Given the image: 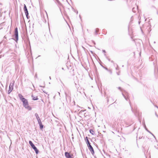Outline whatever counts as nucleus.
Masks as SVG:
<instances>
[{
	"label": "nucleus",
	"mask_w": 158,
	"mask_h": 158,
	"mask_svg": "<svg viewBox=\"0 0 158 158\" xmlns=\"http://www.w3.org/2000/svg\"><path fill=\"white\" fill-rule=\"evenodd\" d=\"M131 110L132 112H133V109L132 108H131Z\"/></svg>",
	"instance_id": "f704fd0d"
},
{
	"label": "nucleus",
	"mask_w": 158,
	"mask_h": 158,
	"mask_svg": "<svg viewBox=\"0 0 158 158\" xmlns=\"http://www.w3.org/2000/svg\"><path fill=\"white\" fill-rule=\"evenodd\" d=\"M40 126V129H43L44 127V125L42 124V123L39 124Z\"/></svg>",
	"instance_id": "2eb2a0df"
},
{
	"label": "nucleus",
	"mask_w": 158,
	"mask_h": 158,
	"mask_svg": "<svg viewBox=\"0 0 158 158\" xmlns=\"http://www.w3.org/2000/svg\"><path fill=\"white\" fill-rule=\"evenodd\" d=\"M138 8V6L137 7V8H135L134 7L132 9V11L134 12H136V10H137Z\"/></svg>",
	"instance_id": "f3484780"
},
{
	"label": "nucleus",
	"mask_w": 158,
	"mask_h": 158,
	"mask_svg": "<svg viewBox=\"0 0 158 158\" xmlns=\"http://www.w3.org/2000/svg\"><path fill=\"white\" fill-rule=\"evenodd\" d=\"M14 36L15 38V40L17 42L18 40V33L17 27H16L15 29Z\"/></svg>",
	"instance_id": "f03ea898"
},
{
	"label": "nucleus",
	"mask_w": 158,
	"mask_h": 158,
	"mask_svg": "<svg viewBox=\"0 0 158 158\" xmlns=\"http://www.w3.org/2000/svg\"><path fill=\"white\" fill-rule=\"evenodd\" d=\"M158 72V70H154V73L155 76V77L157 78L158 77V75H157V73Z\"/></svg>",
	"instance_id": "4468645a"
},
{
	"label": "nucleus",
	"mask_w": 158,
	"mask_h": 158,
	"mask_svg": "<svg viewBox=\"0 0 158 158\" xmlns=\"http://www.w3.org/2000/svg\"><path fill=\"white\" fill-rule=\"evenodd\" d=\"M42 90L44 93L46 94H47V93L43 89H42Z\"/></svg>",
	"instance_id": "c85d7f7f"
},
{
	"label": "nucleus",
	"mask_w": 158,
	"mask_h": 158,
	"mask_svg": "<svg viewBox=\"0 0 158 158\" xmlns=\"http://www.w3.org/2000/svg\"><path fill=\"white\" fill-rule=\"evenodd\" d=\"M89 132L92 134H94V131L92 129H90L89 130Z\"/></svg>",
	"instance_id": "6ab92c4d"
},
{
	"label": "nucleus",
	"mask_w": 158,
	"mask_h": 158,
	"mask_svg": "<svg viewBox=\"0 0 158 158\" xmlns=\"http://www.w3.org/2000/svg\"><path fill=\"white\" fill-rule=\"evenodd\" d=\"M129 104H130V105L131 106V104H130L131 102H130V100H129Z\"/></svg>",
	"instance_id": "473e14b6"
},
{
	"label": "nucleus",
	"mask_w": 158,
	"mask_h": 158,
	"mask_svg": "<svg viewBox=\"0 0 158 158\" xmlns=\"http://www.w3.org/2000/svg\"><path fill=\"white\" fill-rule=\"evenodd\" d=\"M23 100L22 101L23 103V105L24 107H25L26 106H27L28 105V103L27 100L26 99Z\"/></svg>",
	"instance_id": "39448f33"
},
{
	"label": "nucleus",
	"mask_w": 158,
	"mask_h": 158,
	"mask_svg": "<svg viewBox=\"0 0 158 158\" xmlns=\"http://www.w3.org/2000/svg\"><path fill=\"white\" fill-rule=\"evenodd\" d=\"M35 116L36 117V118L37 119H39V118H40L39 117L38 114H37V113H36L35 114Z\"/></svg>",
	"instance_id": "dca6fc26"
},
{
	"label": "nucleus",
	"mask_w": 158,
	"mask_h": 158,
	"mask_svg": "<svg viewBox=\"0 0 158 158\" xmlns=\"http://www.w3.org/2000/svg\"><path fill=\"white\" fill-rule=\"evenodd\" d=\"M87 147L89 148V149L90 151L91 154L92 155H94V149L91 145L90 143H89L87 144Z\"/></svg>",
	"instance_id": "7ed1b4c3"
},
{
	"label": "nucleus",
	"mask_w": 158,
	"mask_h": 158,
	"mask_svg": "<svg viewBox=\"0 0 158 158\" xmlns=\"http://www.w3.org/2000/svg\"><path fill=\"white\" fill-rule=\"evenodd\" d=\"M42 90L44 93L46 94H47V93L43 89H42Z\"/></svg>",
	"instance_id": "bb28decb"
},
{
	"label": "nucleus",
	"mask_w": 158,
	"mask_h": 158,
	"mask_svg": "<svg viewBox=\"0 0 158 158\" xmlns=\"http://www.w3.org/2000/svg\"><path fill=\"white\" fill-rule=\"evenodd\" d=\"M24 12L25 13V15L26 16V17L27 18H28V12L27 8V7L25 4H24V7L23 8Z\"/></svg>",
	"instance_id": "423d86ee"
},
{
	"label": "nucleus",
	"mask_w": 158,
	"mask_h": 158,
	"mask_svg": "<svg viewBox=\"0 0 158 158\" xmlns=\"http://www.w3.org/2000/svg\"><path fill=\"white\" fill-rule=\"evenodd\" d=\"M37 120L38 123L39 124H40V123H42V122H41V121L40 118L37 119Z\"/></svg>",
	"instance_id": "aec40b11"
},
{
	"label": "nucleus",
	"mask_w": 158,
	"mask_h": 158,
	"mask_svg": "<svg viewBox=\"0 0 158 158\" xmlns=\"http://www.w3.org/2000/svg\"><path fill=\"white\" fill-rule=\"evenodd\" d=\"M117 74L118 75H119L120 74V71H118V72H117Z\"/></svg>",
	"instance_id": "5701e85b"
},
{
	"label": "nucleus",
	"mask_w": 158,
	"mask_h": 158,
	"mask_svg": "<svg viewBox=\"0 0 158 158\" xmlns=\"http://www.w3.org/2000/svg\"><path fill=\"white\" fill-rule=\"evenodd\" d=\"M142 138V137L141 138H140V137H139V139H140L141 138Z\"/></svg>",
	"instance_id": "4c0bfd02"
},
{
	"label": "nucleus",
	"mask_w": 158,
	"mask_h": 158,
	"mask_svg": "<svg viewBox=\"0 0 158 158\" xmlns=\"http://www.w3.org/2000/svg\"><path fill=\"white\" fill-rule=\"evenodd\" d=\"M88 139H89V138L87 136L85 138V140L86 141L87 144L90 143V142H89V141Z\"/></svg>",
	"instance_id": "f8f14e48"
},
{
	"label": "nucleus",
	"mask_w": 158,
	"mask_h": 158,
	"mask_svg": "<svg viewBox=\"0 0 158 158\" xmlns=\"http://www.w3.org/2000/svg\"><path fill=\"white\" fill-rule=\"evenodd\" d=\"M106 98H107V102H109V98H108V97H107Z\"/></svg>",
	"instance_id": "a878e982"
},
{
	"label": "nucleus",
	"mask_w": 158,
	"mask_h": 158,
	"mask_svg": "<svg viewBox=\"0 0 158 158\" xmlns=\"http://www.w3.org/2000/svg\"><path fill=\"white\" fill-rule=\"evenodd\" d=\"M29 143L30 145L31 146V147H32V146H33L34 145L33 143L31 141H29Z\"/></svg>",
	"instance_id": "a211bd4d"
},
{
	"label": "nucleus",
	"mask_w": 158,
	"mask_h": 158,
	"mask_svg": "<svg viewBox=\"0 0 158 158\" xmlns=\"http://www.w3.org/2000/svg\"><path fill=\"white\" fill-rule=\"evenodd\" d=\"M144 127L145 129L146 130V131H147L149 133H150L152 135H153L154 137H155L154 135L150 132V131L148 130V129L147 128L146 126V125L145 124H144Z\"/></svg>",
	"instance_id": "9b49d317"
},
{
	"label": "nucleus",
	"mask_w": 158,
	"mask_h": 158,
	"mask_svg": "<svg viewBox=\"0 0 158 158\" xmlns=\"http://www.w3.org/2000/svg\"><path fill=\"white\" fill-rule=\"evenodd\" d=\"M18 96H19V98H20V100L21 101H22L23 100V99H26V98H23V96L21 94H18Z\"/></svg>",
	"instance_id": "1a4fd4ad"
},
{
	"label": "nucleus",
	"mask_w": 158,
	"mask_h": 158,
	"mask_svg": "<svg viewBox=\"0 0 158 158\" xmlns=\"http://www.w3.org/2000/svg\"><path fill=\"white\" fill-rule=\"evenodd\" d=\"M118 88L121 91H122V89L121 87H119Z\"/></svg>",
	"instance_id": "393cba45"
},
{
	"label": "nucleus",
	"mask_w": 158,
	"mask_h": 158,
	"mask_svg": "<svg viewBox=\"0 0 158 158\" xmlns=\"http://www.w3.org/2000/svg\"><path fill=\"white\" fill-rule=\"evenodd\" d=\"M139 23H140V22H139Z\"/></svg>",
	"instance_id": "ea45409f"
},
{
	"label": "nucleus",
	"mask_w": 158,
	"mask_h": 158,
	"mask_svg": "<svg viewBox=\"0 0 158 158\" xmlns=\"http://www.w3.org/2000/svg\"><path fill=\"white\" fill-rule=\"evenodd\" d=\"M103 52H105V50H103Z\"/></svg>",
	"instance_id": "72a5a7b5"
},
{
	"label": "nucleus",
	"mask_w": 158,
	"mask_h": 158,
	"mask_svg": "<svg viewBox=\"0 0 158 158\" xmlns=\"http://www.w3.org/2000/svg\"><path fill=\"white\" fill-rule=\"evenodd\" d=\"M39 86L40 87H44V88L45 87V85H44V86H42L41 85H40Z\"/></svg>",
	"instance_id": "7c9ffc66"
},
{
	"label": "nucleus",
	"mask_w": 158,
	"mask_h": 158,
	"mask_svg": "<svg viewBox=\"0 0 158 158\" xmlns=\"http://www.w3.org/2000/svg\"><path fill=\"white\" fill-rule=\"evenodd\" d=\"M26 109H27L28 110H31V107L29 105V104L27 106H26L25 107H24Z\"/></svg>",
	"instance_id": "9d476101"
},
{
	"label": "nucleus",
	"mask_w": 158,
	"mask_h": 158,
	"mask_svg": "<svg viewBox=\"0 0 158 158\" xmlns=\"http://www.w3.org/2000/svg\"><path fill=\"white\" fill-rule=\"evenodd\" d=\"M155 106L158 109V107L156 105H155Z\"/></svg>",
	"instance_id": "2f4dec72"
},
{
	"label": "nucleus",
	"mask_w": 158,
	"mask_h": 158,
	"mask_svg": "<svg viewBox=\"0 0 158 158\" xmlns=\"http://www.w3.org/2000/svg\"><path fill=\"white\" fill-rule=\"evenodd\" d=\"M31 97L32 98V100H36L38 99L37 97H35V96H34L32 95Z\"/></svg>",
	"instance_id": "ddd939ff"
},
{
	"label": "nucleus",
	"mask_w": 158,
	"mask_h": 158,
	"mask_svg": "<svg viewBox=\"0 0 158 158\" xmlns=\"http://www.w3.org/2000/svg\"><path fill=\"white\" fill-rule=\"evenodd\" d=\"M31 148L34 150L36 154H38L39 153V150L37 149V148L35 146V145L32 146Z\"/></svg>",
	"instance_id": "0eeeda50"
},
{
	"label": "nucleus",
	"mask_w": 158,
	"mask_h": 158,
	"mask_svg": "<svg viewBox=\"0 0 158 158\" xmlns=\"http://www.w3.org/2000/svg\"><path fill=\"white\" fill-rule=\"evenodd\" d=\"M122 94L124 98L127 101H128L129 99V94L125 90H124V93H122Z\"/></svg>",
	"instance_id": "f257e3e1"
},
{
	"label": "nucleus",
	"mask_w": 158,
	"mask_h": 158,
	"mask_svg": "<svg viewBox=\"0 0 158 158\" xmlns=\"http://www.w3.org/2000/svg\"><path fill=\"white\" fill-rule=\"evenodd\" d=\"M42 90L44 93L46 94H47V93L43 89H42Z\"/></svg>",
	"instance_id": "cd10ccee"
},
{
	"label": "nucleus",
	"mask_w": 158,
	"mask_h": 158,
	"mask_svg": "<svg viewBox=\"0 0 158 158\" xmlns=\"http://www.w3.org/2000/svg\"><path fill=\"white\" fill-rule=\"evenodd\" d=\"M135 116H136V113H135Z\"/></svg>",
	"instance_id": "e433bc0d"
},
{
	"label": "nucleus",
	"mask_w": 158,
	"mask_h": 158,
	"mask_svg": "<svg viewBox=\"0 0 158 158\" xmlns=\"http://www.w3.org/2000/svg\"><path fill=\"white\" fill-rule=\"evenodd\" d=\"M98 31H99L98 28H97L96 29L95 31V33L96 34H97V33H98Z\"/></svg>",
	"instance_id": "412c9836"
},
{
	"label": "nucleus",
	"mask_w": 158,
	"mask_h": 158,
	"mask_svg": "<svg viewBox=\"0 0 158 158\" xmlns=\"http://www.w3.org/2000/svg\"><path fill=\"white\" fill-rule=\"evenodd\" d=\"M59 93V94L60 95V93Z\"/></svg>",
	"instance_id": "58836bf2"
},
{
	"label": "nucleus",
	"mask_w": 158,
	"mask_h": 158,
	"mask_svg": "<svg viewBox=\"0 0 158 158\" xmlns=\"http://www.w3.org/2000/svg\"><path fill=\"white\" fill-rule=\"evenodd\" d=\"M49 78L50 79H51V77H49Z\"/></svg>",
	"instance_id": "c9c22d12"
},
{
	"label": "nucleus",
	"mask_w": 158,
	"mask_h": 158,
	"mask_svg": "<svg viewBox=\"0 0 158 158\" xmlns=\"http://www.w3.org/2000/svg\"><path fill=\"white\" fill-rule=\"evenodd\" d=\"M35 78H37V74L36 73L35 74V77H34Z\"/></svg>",
	"instance_id": "b1692460"
},
{
	"label": "nucleus",
	"mask_w": 158,
	"mask_h": 158,
	"mask_svg": "<svg viewBox=\"0 0 158 158\" xmlns=\"http://www.w3.org/2000/svg\"><path fill=\"white\" fill-rule=\"evenodd\" d=\"M13 89V87L12 86H11V84H10L9 86V89L8 90V94H10L11 92L12 91Z\"/></svg>",
	"instance_id": "6e6552de"
},
{
	"label": "nucleus",
	"mask_w": 158,
	"mask_h": 158,
	"mask_svg": "<svg viewBox=\"0 0 158 158\" xmlns=\"http://www.w3.org/2000/svg\"><path fill=\"white\" fill-rule=\"evenodd\" d=\"M108 70V72L110 74H111L112 73V71H111V70H110V69H109V70Z\"/></svg>",
	"instance_id": "4be33fe9"
},
{
	"label": "nucleus",
	"mask_w": 158,
	"mask_h": 158,
	"mask_svg": "<svg viewBox=\"0 0 158 158\" xmlns=\"http://www.w3.org/2000/svg\"><path fill=\"white\" fill-rule=\"evenodd\" d=\"M64 154L66 158H73L72 157L73 155L70 154L69 152H65Z\"/></svg>",
	"instance_id": "20e7f679"
},
{
	"label": "nucleus",
	"mask_w": 158,
	"mask_h": 158,
	"mask_svg": "<svg viewBox=\"0 0 158 158\" xmlns=\"http://www.w3.org/2000/svg\"><path fill=\"white\" fill-rule=\"evenodd\" d=\"M155 115L158 118V115L157 114L156 112L155 113Z\"/></svg>",
	"instance_id": "c756f323"
}]
</instances>
